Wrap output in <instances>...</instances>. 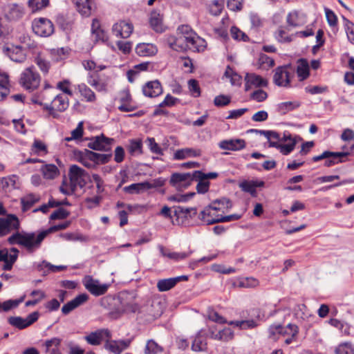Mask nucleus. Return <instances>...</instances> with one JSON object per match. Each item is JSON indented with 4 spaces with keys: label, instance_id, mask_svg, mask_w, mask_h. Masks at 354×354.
<instances>
[{
    "label": "nucleus",
    "instance_id": "48",
    "mask_svg": "<svg viewBox=\"0 0 354 354\" xmlns=\"http://www.w3.org/2000/svg\"><path fill=\"white\" fill-rule=\"evenodd\" d=\"M38 201L39 198L32 194L26 196L21 199L23 210L26 211L30 209Z\"/></svg>",
    "mask_w": 354,
    "mask_h": 354
},
{
    "label": "nucleus",
    "instance_id": "29",
    "mask_svg": "<svg viewBox=\"0 0 354 354\" xmlns=\"http://www.w3.org/2000/svg\"><path fill=\"white\" fill-rule=\"evenodd\" d=\"M206 41L196 34L193 37H189L187 48L197 52L204 51L206 48Z\"/></svg>",
    "mask_w": 354,
    "mask_h": 354
},
{
    "label": "nucleus",
    "instance_id": "9",
    "mask_svg": "<svg viewBox=\"0 0 354 354\" xmlns=\"http://www.w3.org/2000/svg\"><path fill=\"white\" fill-rule=\"evenodd\" d=\"M5 18L10 21L21 20L26 15V8L23 4L12 3L4 6Z\"/></svg>",
    "mask_w": 354,
    "mask_h": 354
},
{
    "label": "nucleus",
    "instance_id": "13",
    "mask_svg": "<svg viewBox=\"0 0 354 354\" xmlns=\"http://www.w3.org/2000/svg\"><path fill=\"white\" fill-rule=\"evenodd\" d=\"M113 142V139L106 138L104 134L91 138L88 143V148L102 151H110L111 145Z\"/></svg>",
    "mask_w": 354,
    "mask_h": 354
},
{
    "label": "nucleus",
    "instance_id": "38",
    "mask_svg": "<svg viewBox=\"0 0 354 354\" xmlns=\"http://www.w3.org/2000/svg\"><path fill=\"white\" fill-rule=\"evenodd\" d=\"M209 205L218 213V212L225 213V210H227L232 207L230 201L227 198L215 200Z\"/></svg>",
    "mask_w": 354,
    "mask_h": 354
},
{
    "label": "nucleus",
    "instance_id": "46",
    "mask_svg": "<svg viewBox=\"0 0 354 354\" xmlns=\"http://www.w3.org/2000/svg\"><path fill=\"white\" fill-rule=\"evenodd\" d=\"M49 0H28V6L32 12L42 10L48 6Z\"/></svg>",
    "mask_w": 354,
    "mask_h": 354
},
{
    "label": "nucleus",
    "instance_id": "41",
    "mask_svg": "<svg viewBox=\"0 0 354 354\" xmlns=\"http://www.w3.org/2000/svg\"><path fill=\"white\" fill-rule=\"evenodd\" d=\"M47 153L46 145L41 140L35 139L31 147V154L39 156Z\"/></svg>",
    "mask_w": 354,
    "mask_h": 354
},
{
    "label": "nucleus",
    "instance_id": "3",
    "mask_svg": "<svg viewBox=\"0 0 354 354\" xmlns=\"http://www.w3.org/2000/svg\"><path fill=\"white\" fill-rule=\"evenodd\" d=\"M269 337L273 340H277L280 335H290L284 339L286 345H289L297 342V335L299 333L298 326L295 324H288L286 326L281 324L272 325L268 328Z\"/></svg>",
    "mask_w": 354,
    "mask_h": 354
},
{
    "label": "nucleus",
    "instance_id": "14",
    "mask_svg": "<svg viewBox=\"0 0 354 354\" xmlns=\"http://www.w3.org/2000/svg\"><path fill=\"white\" fill-rule=\"evenodd\" d=\"M197 214V210L194 207H185L177 206L174 207L173 224L180 225L184 222V220L192 218Z\"/></svg>",
    "mask_w": 354,
    "mask_h": 354
},
{
    "label": "nucleus",
    "instance_id": "31",
    "mask_svg": "<svg viewBox=\"0 0 354 354\" xmlns=\"http://www.w3.org/2000/svg\"><path fill=\"white\" fill-rule=\"evenodd\" d=\"M263 181L245 180L240 183V188L245 192L250 193L252 196H255L257 187H263Z\"/></svg>",
    "mask_w": 354,
    "mask_h": 354
},
{
    "label": "nucleus",
    "instance_id": "52",
    "mask_svg": "<svg viewBox=\"0 0 354 354\" xmlns=\"http://www.w3.org/2000/svg\"><path fill=\"white\" fill-rule=\"evenodd\" d=\"M225 76L230 79L231 84L232 85H240L241 77L238 74L234 73L232 68L229 66L226 68L225 72Z\"/></svg>",
    "mask_w": 354,
    "mask_h": 354
},
{
    "label": "nucleus",
    "instance_id": "6",
    "mask_svg": "<svg viewBox=\"0 0 354 354\" xmlns=\"http://www.w3.org/2000/svg\"><path fill=\"white\" fill-rule=\"evenodd\" d=\"M294 76V70L289 65L275 68L273 75L274 83L281 87H290L291 78Z\"/></svg>",
    "mask_w": 354,
    "mask_h": 354
},
{
    "label": "nucleus",
    "instance_id": "25",
    "mask_svg": "<svg viewBox=\"0 0 354 354\" xmlns=\"http://www.w3.org/2000/svg\"><path fill=\"white\" fill-rule=\"evenodd\" d=\"M131 339L111 340L105 344V348L114 354H120L131 344Z\"/></svg>",
    "mask_w": 354,
    "mask_h": 354
},
{
    "label": "nucleus",
    "instance_id": "51",
    "mask_svg": "<svg viewBox=\"0 0 354 354\" xmlns=\"http://www.w3.org/2000/svg\"><path fill=\"white\" fill-rule=\"evenodd\" d=\"M294 312L297 319L305 320L308 317H310V313L307 311L306 306L303 304L297 305L294 309Z\"/></svg>",
    "mask_w": 354,
    "mask_h": 354
},
{
    "label": "nucleus",
    "instance_id": "10",
    "mask_svg": "<svg viewBox=\"0 0 354 354\" xmlns=\"http://www.w3.org/2000/svg\"><path fill=\"white\" fill-rule=\"evenodd\" d=\"M348 154L349 152H331L324 151L322 154L313 157L312 160L313 162H318L325 159L324 166L329 167L343 162L342 158L346 157Z\"/></svg>",
    "mask_w": 354,
    "mask_h": 354
},
{
    "label": "nucleus",
    "instance_id": "44",
    "mask_svg": "<svg viewBox=\"0 0 354 354\" xmlns=\"http://www.w3.org/2000/svg\"><path fill=\"white\" fill-rule=\"evenodd\" d=\"M178 36L183 37L187 43L189 41V37H193L196 33L188 25H182L178 28Z\"/></svg>",
    "mask_w": 354,
    "mask_h": 354
},
{
    "label": "nucleus",
    "instance_id": "4",
    "mask_svg": "<svg viewBox=\"0 0 354 354\" xmlns=\"http://www.w3.org/2000/svg\"><path fill=\"white\" fill-rule=\"evenodd\" d=\"M40 104L43 106V109L48 111V115L53 118L59 117L58 112L65 111L69 106V100L68 97L64 94H57L55 96L50 104Z\"/></svg>",
    "mask_w": 354,
    "mask_h": 354
},
{
    "label": "nucleus",
    "instance_id": "1",
    "mask_svg": "<svg viewBox=\"0 0 354 354\" xmlns=\"http://www.w3.org/2000/svg\"><path fill=\"white\" fill-rule=\"evenodd\" d=\"M70 224V221H65L37 232H17L9 236L7 241L10 245H18L24 248L28 253H33L41 248L43 241L48 234L64 230Z\"/></svg>",
    "mask_w": 354,
    "mask_h": 354
},
{
    "label": "nucleus",
    "instance_id": "15",
    "mask_svg": "<svg viewBox=\"0 0 354 354\" xmlns=\"http://www.w3.org/2000/svg\"><path fill=\"white\" fill-rule=\"evenodd\" d=\"M38 318V312H33L25 319L21 317H10L8 322L11 326L21 330L32 324Z\"/></svg>",
    "mask_w": 354,
    "mask_h": 354
},
{
    "label": "nucleus",
    "instance_id": "2",
    "mask_svg": "<svg viewBox=\"0 0 354 354\" xmlns=\"http://www.w3.org/2000/svg\"><path fill=\"white\" fill-rule=\"evenodd\" d=\"M68 176L70 179L69 183L63 181L59 187L60 192L66 195L73 194L77 187L82 188L86 183L87 173L84 169L76 165H73L70 167Z\"/></svg>",
    "mask_w": 354,
    "mask_h": 354
},
{
    "label": "nucleus",
    "instance_id": "56",
    "mask_svg": "<svg viewBox=\"0 0 354 354\" xmlns=\"http://www.w3.org/2000/svg\"><path fill=\"white\" fill-rule=\"evenodd\" d=\"M71 82L68 80L60 81L57 84V88L62 91L64 94L72 96L73 91L70 88Z\"/></svg>",
    "mask_w": 354,
    "mask_h": 354
},
{
    "label": "nucleus",
    "instance_id": "19",
    "mask_svg": "<svg viewBox=\"0 0 354 354\" xmlns=\"http://www.w3.org/2000/svg\"><path fill=\"white\" fill-rule=\"evenodd\" d=\"M221 214L214 211L209 205L201 211L198 215V218L206 225H212L220 223Z\"/></svg>",
    "mask_w": 354,
    "mask_h": 354
},
{
    "label": "nucleus",
    "instance_id": "27",
    "mask_svg": "<svg viewBox=\"0 0 354 354\" xmlns=\"http://www.w3.org/2000/svg\"><path fill=\"white\" fill-rule=\"evenodd\" d=\"M158 51L157 47L149 43L139 44L136 47V52L139 56L148 57L154 55Z\"/></svg>",
    "mask_w": 354,
    "mask_h": 354
},
{
    "label": "nucleus",
    "instance_id": "50",
    "mask_svg": "<svg viewBox=\"0 0 354 354\" xmlns=\"http://www.w3.org/2000/svg\"><path fill=\"white\" fill-rule=\"evenodd\" d=\"M259 68L268 70L274 65V61L272 58L268 57L265 54H261L259 58Z\"/></svg>",
    "mask_w": 354,
    "mask_h": 354
},
{
    "label": "nucleus",
    "instance_id": "61",
    "mask_svg": "<svg viewBox=\"0 0 354 354\" xmlns=\"http://www.w3.org/2000/svg\"><path fill=\"white\" fill-rule=\"evenodd\" d=\"M232 37L236 40L247 41L248 37L238 28L233 26L230 30Z\"/></svg>",
    "mask_w": 354,
    "mask_h": 354
},
{
    "label": "nucleus",
    "instance_id": "5",
    "mask_svg": "<svg viewBox=\"0 0 354 354\" xmlns=\"http://www.w3.org/2000/svg\"><path fill=\"white\" fill-rule=\"evenodd\" d=\"M40 82V75L32 66L26 68L21 74L19 82L26 90H35L39 86Z\"/></svg>",
    "mask_w": 354,
    "mask_h": 354
},
{
    "label": "nucleus",
    "instance_id": "24",
    "mask_svg": "<svg viewBox=\"0 0 354 354\" xmlns=\"http://www.w3.org/2000/svg\"><path fill=\"white\" fill-rule=\"evenodd\" d=\"M218 147L224 150L239 151L245 148L246 142L240 138L223 140L218 143Z\"/></svg>",
    "mask_w": 354,
    "mask_h": 354
},
{
    "label": "nucleus",
    "instance_id": "53",
    "mask_svg": "<svg viewBox=\"0 0 354 354\" xmlns=\"http://www.w3.org/2000/svg\"><path fill=\"white\" fill-rule=\"evenodd\" d=\"M24 299V296L21 297L19 299H9L7 301H5L2 305L1 308L3 311H8L11 310L12 308H15L19 306V304H21Z\"/></svg>",
    "mask_w": 354,
    "mask_h": 354
},
{
    "label": "nucleus",
    "instance_id": "20",
    "mask_svg": "<svg viewBox=\"0 0 354 354\" xmlns=\"http://www.w3.org/2000/svg\"><path fill=\"white\" fill-rule=\"evenodd\" d=\"M3 51L13 62H22L26 59V53L20 46H4Z\"/></svg>",
    "mask_w": 354,
    "mask_h": 354
},
{
    "label": "nucleus",
    "instance_id": "43",
    "mask_svg": "<svg viewBox=\"0 0 354 354\" xmlns=\"http://www.w3.org/2000/svg\"><path fill=\"white\" fill-rule=\"evenodd\" d=\"M300 106L298 102H284L278 104L277 109L281 114H286L288 112L292 111Z\"/></svg>",
    "mask_w": 354,
    "mask_h": 354
},
{
    "label": "nucleus",
    "instance_id": "34",
    "mask_svg": "<svg viewBox=\"0 0 354 354\" xmlns=\"http://www.w3.org/2000/svg\"><path fill=\"white\" fill-rule=\"evenodd\" d=\"M297 74L300 81H303L308 77L309 64L306 59H299L297 66Z\"/></svg>",
    "mask_w": 354,
    "mask_h": 354
},
{
    "label": "nucleus",
    "instance_id": "23",
    "mask_svg": "<svg viewBox=\"0 0 354 354\" xmlns=\"http://www.w3.org/2000/svg\"><path fill=\"white\" fill-rule=\"evenodd\" d=\"M162 87L158 80L147 82L142 86V93L146 97H156L162 93Z\"/></svg>",
    "mask_w": 354,
    "mask_h": 354
},
{
    "label": "nucleus",
    "instance_id": "62",
    "mask_svg": "<svg viewBox=\"0 0 354 354\" xmlns=\"http://www.w3.org/2000/svg\"><path fill=\"white\" fill-rule=\"evenodd\" d=\"M188 86L192 95L194 97H198L201 95L200 87L197 80L191 79L188 81Z\"/></svg>",
    "mask_w": 354,
    "mask_h": 354
},
{
    "label": "nucleus",
    "instance_id": "59",
    "mask_svg": "<svg viewBox=\"0 0 354 354\" xmlns=\"http://www.w3.org/2000/svg\"><path fill=\"white\" fill-rule=\"evenodd\" d=\"M35 62L42 72L45 73L48 72L50 68V62L46 60L44 57L40 55L37 56L35 57Z\"/></svg>",
    "mask_w": 354,
    "mask_h": 354
},
{
    "label": "nucleus",
    "instance_id": "30",
    "mask_svg": "<svg viewBox=\"0 0 354 354\" xmlns=\"http://www.w3.org/2000/svg\"><path fill=\"white\" fill-rule=\"evenodd\" d=\"M169 47L176 51H183L187 48V43L180 36L169 37L167 39Z\"/></svg>",
    "mask_w": 354,
    "mask_h": 354
},
{
    "label": "nucleus",
    "instance_id": "47",
    "mask_svg": "<svg viewBox=\"0 0 354 354\" xmlns=\"http://www.w3.org/2000/svg\"><path fill=\"white\" fill-rule=\"evenodd\" d=\"M335 354H354V345L350 342H344L339 344L335 350Z\"/></svg>",
    "mask_w": 354,
    "mask_h": 354
},
{
    "label": "nucleus",
    "instance_id": "39",
    "mask_svg": "<svg viewBox=\"0 0 354 354\" xmlns=\"http://www.w3.org/2000/svg\"><path fill=\"white\" fill-rule=\"evenodd\" d=\"M77 89L81 96L83 97L86 102H93L95 101L96 97L95 93L85 84L82 83L78 84Z\"/></svg>",
    "mask_w": 354,
    "mask_h": 354
},
{
    "label": "nucleus",
    "instance_id": "57",
    "mask_svg": "<svg viewBox=\"0 0 354 354\" xmlns=\"http://www.w3.org/2000/svg\"><path fill=\"white\" fill-rule=\"evenodd\" d=\"M218 173L216 172H209L208 174H205L201 171H194V177L195 180H205L207 179H214L217 178Z\"/></svg>",
    "mask_w": 354,
    "mask_h": 354
},
{
    "label": "nucleus",
    "instance_id": "16",
    "mask_svg": "<svg viewBox=\"0 0 354 354\" xmlns=\"http://www.w3.org/2000/svg\"><path fill=\"white\" fill-rule=\"evenodd\" d=\"M111 337L109 330L106 328H100L91 332L86 335L84 339L90 345L99 346L102 344L104 338L110 339Z\"/></svg>",
    "mask_w": 354,
    "mask_h": 354
},
{
    "label": "nucleus",
    "instance_id": "42",
    "mask_svg": "<svg viewBox=\"0 0 354 354\" xmlns=\"http://www.w3.org/2000/svg\"><path fill=\"white\" fill-rule=\"evenodd\" d=\"M162 351V347L153 339H149L145 345V354H158Z\"/></svg>",
    "mask_w": 354,
    "mask_h": 354
},
{
    "label": "nucleus",
    "instance_id": "37",
    "mask_svg": "<svg viewBox=\"0 0 354 354\" xmlns=\"http://www.w3.org/2000/svg\"><path fill=\"white\" fill-rule=\"evenodd\" d=\"M37 268L39 271H43L44 274H46L50 272H57L66 269V266H54L47 262L46 261H43L38 265Z\"/></svg>",
    "mask_w": 354,
    "mask_h": 354
},
{
    "label": "nucleus",
    "instance_id": "33",
    "mask_svg": "<svg viewBox=\"0 0 354 354\" xmlns=\"http://www.w3.org/2000/svg\"><path fill=\"white\" fill-rule=\"evenodd\" d=\"M162 16L161 14L156 11L153 10L151 12L150 18H149V24L151 27L156 31V32H162Z\"/></svg>",
    "mask_w": 354,
    "mask_h": 354
},
{
    "label": "nucleus",
    "instance_id": "8",
    "mask_svg": "<svg viewBox=\"0 0 354 354\" xmlns=\"http://www.w3.org/2000/svg\"><path fill=\"white\" fill-rule=\"evenodd\" d=\"M20 227V223L18 217L15 214H8L5 217H0V237L5 236L14 232V233L19 232Z\"/></svg>",
    "mask_w": 354,
    "mask_h": 354
},
{
    "label": "nucleus",
    "instance_id": "18",
    "mask_svg": "<svg viewBox=\"0 0 354 354\" xmlns=\"http://www.w3.org/2000/svg\"><path fill=\"white\" fill-rule=\"evenodd\" d=\"M209 334L211 339L218 341L229 342L234 338V332L227 327L216 331V326H209Z\"/></svg>",
    "mask_w": 354,
    "mask_h": 354
},
{
    "label": "nucleus",
    "instance_id": "22",
    "mask_svg": "<svg viewBox=\"0 0 354 354\" xmlns=\"http://www.w3.org/2000/svg\"><path fill=\"white\" fill-rule=\"evenodd\" d=\"M245 90L249 91L253 87H266L268 85V81L261 76L255 73H247L245 77Z\"/></svg>",
    "mask_w": 354,
    "mask_h": 354
},
{
    "label": "nucleus",
    "instance_id": "28",
    "mask_svg": "<svg viewBox=\"0 0 354 354\" xmlns=\"http://www.w3.org/2000/svg\"><path fill=\"white\" fill-rule=\"evenodd\" d=\"M77 11L84 17H88L91 14L93 0H73Z\"/></svg>",
    "mask_w": 354,
    "mask_h": 354
},
{
    "label": "nucleus",
    "instance_id": "63",
    "mask_svg": "<svg viewBox=\"0 0 354 354\" xmlns=\"http://www.w3.org/2000/svg\"><path fill=\"white\" fill-rule=\"evenodd\" d=\"M95 42H105L108 39L107 34L103 29L98 30L91 33Z\"/></svg>",
    "mask_w": 354,
    "mask_h": 354
},
{
    "label": "nucleus",
    "instance_id": "11",
    "mask_svg": "<svg viewBox=\"0 0 354 354\" xmlns=\"http://www.w3.org/2000/svg\"><path fill=\"white\" fill-rule=\"evenodd\" d=\"M85 288L93 295L98 297L105 294L109 287V284L100 283L98 280L94 279L91 276H86L83 279Z\"/></svg>",
    "mask_w": 354,
    "mask_h": 354
},
{
    "label": "nucleus",
    "instance_id": "12",
    "mask_svg": "<svg viewBox=\"0 0 354 354\" xmlns=\"http://www.w3.org/2000/svg\"><path fill=\"white\" fill-rule=\"evenodd\" d=\"M195 180L194 172L190 173H174L171 175L169 183L177 189H184L187 188Z\"/></svg>",
    "mask_w": 354,
    "mask_h": 354
},
{
    "label": "nucleus",
    "instance_id": "35",
    "mask_svg": "<svg viewBox=\"0 0 354 354\" xmlns=\"http://www.w3.org/2000/svg\"><path fill=\"white\" fill-rule=\"evenodd\" d=\"M207 343L206 337L198 333L192 344V350L195 352L204 351L207 349Z\"/></svg>",
    "mask_w": 354,
    "mask_h": 354
},
{
    "label": "nucleus",
    "instance_id": "45",
    "mask_svg": "<svg viewBox=\"0 0 354 354\" xmlns=\"http://www.w3.org/2000/svg\"><path fill=\"white\" fill-rule=\"evenodd\" d=\"M142 148V142L141 140H131L129 141V145H128L127 149L130 154L136 155V154H141Z\"/></svg>",
    "mask_w": 354,
    "mask_h": 354
},
{
    "label": "nucleus",
    "instance_id": "36",
    "mask_svg": "<svg viewBox=\"0 0 354 354\" xmlns=\"http://www.w3.org/2000/svg\"><path fill=\"white\" fill-rule=\"evenodd\" d=\"M151 188L150 183L147 182L133 183L124 187V191L129 194H139L146 189Z\"/></svg>",
    "mask_w": 354,
    "mask_h": 354
},
{
    "label": "nucleus",
    "instance_id": "40",
    "mask_svg": "<svg viewBox=\"0 0 354 354\" xmlns=\"http://www.w3.org/2000/svg\"><path fill=\"white\" fill-rule=\"evenodd\" d=\"M41 171L46 179H54L59 174L58 168L55 165H46L42 167Z\"/></svg>",
    "mask_w": 354,
    "mask_h": 354
},
{
    "label": "nucleus",
    "instance_id": "21",
    "mask_svg": "<svg viewBox=\"0 0 354 354\" xmlns=\"http://www.w3.org/2000/svg\"><path fill=\"white\" fill-rule=\"evenodd\" d=\"M187 280L188 277L186 275L163 279L158 281L156 286L160 292H166L173 288L178 282Z\"/></svg>",
    "mask_w": 354,
    "mask_h": 354
},
{
    "label": "nucleus",
    "instance_id": "7",
    "mask_svg": "<svg viewBox=\"0 0 354 354\" xmlns=\"http://www.w3.org/2000/svg\"><path fill=\"white\" fill-rule=\"evenodd\" d=\"M32 29L37 35L43 37H50L55 31L53 22L44 17L35 19L32 22Z\"/></svg>",
    "mask_w": 354,
    "mask_h": 354
},
{
    "label": "nucleus",
    "instance_id": "54",
    "mask_svg": "<svg viewBox=\"0 0 354 354\" xmlns=\"http://www.w3.org/2000/svg\"><path fill=\"white\" fill-rule=\"evenodd\" d=\"M18 180V177L15 175H12L6 178H3L1 180L2 187L3 189H13L15 188L16 181Z\"/></svg>",
    "mask_w": 354,
    "mask_h": 354
},
{
    "label": "nucleus",
    "instance_id": "26",
    "mask_svg": "<svg viewBox=\"0 0 354 354\" xmlns=\"http://www.w3.org/2000/svg\"><path fill=\"white\" fill-rule=\"evenodd\" d=\"M202 154L200 149L196 148H183L178 149L174 153V160H181L189 158L199 157Z\"/></svg>",
    "mask_w": 354,
    "mask_h": 354
},
{
    "label": "nucleus",
    "instance_id": "58",
    "mask_svg": "<svg viewBox=\"0 0 354 354\" xmlns=\"http://www.w3.org/2000/svg\"><path fill=\"white\" fill-rule=\"evenodd\" d=\"M299 13L297 11H293L288 14L287 22L290 26H299L302 22L299 19Z\"/></svg>",
    "mask_w": 354,
    "mask_h": 354
},
{
    "label": "nucleus",
    "instance_id": "17",
    "mask_svg": "<svg viewBox=\"0 0 354 354\" xmlns=\"http://www.w3.org/2000/svg\"><path fill=\"white\" fill-rule=\"evenodd\" d=\"M133 26L131 23L120 21L115 23L112 27V32L117 37L127 38L132 33Z\"/></svg>",
    "mask_w": 354,
    "mask_h": 354
},
{
    "label": "nucleus",
    "instance_id": "49",
    "mask_svg": "<svg viewBox=\"0 0 354 354\" xmlns=\"http://www.w3.org/2000/svg\"><path fill=\"white\" fill-rule=\"evenodd\" d=\"M145 142L151 153L158 155H163V149L156 142L153 138H147Z\"/></svg>",
    "mask_w": 354,
    "mask_h": 354
},
{
    "label": "nucleus",
    "instance_id": "64",
    "mask_svg": "<svg viewBox=\"0 0 354 354\" xmlns=\"http://www.w3.org/2000/svg\"><path fill=\"white\" fill-rule=\"evenodd\" d=\"M345 27L348 40L354 44V24L346 19Z\"/></svg>",
    "mask_w": 354,
    "mask_h": 354
},
{
    "label": "nucleus",
    "instance_id": "60",
    "mask_svg": "<svg viewBox=\"0 0 354 354\" xmlns=\"http://www.w3.org/2000/svg\"><path fill=\"white\" fill-rule=\"evenodd\" d=\"M88 83L98 91L105 90V84L100 82L97 77L91 75L88 79Z\"/></svg>",
    "mask_w": 354,
    "mask_h": 354
},
{
    "label": "nucleus",
    "instance_id": "55",
    "mask_svg": "<svg viewBox=\"0 0 354 354\" xmlns=\"http://www.w3.org/2000/svg\"><path fill=\"white\" fill-rule=\"evenodd\" d=\"M83 136V123L80 122L77 127L71 131V136L66 138V141H71L73 140L80 139Z\"/></svg>",
    "mask_w": 354,
    "mask_h": 354
},
{
    "label": "nucleus",
    "instance_id": "32",
    "mask_svg": "<svg viewBox=\"0 0 354 354\" xmlns=\"http://www.w3.org/2000/svg\"><path fill=\"white\" fill-rule=\"evenodd\" d=\"M158 248H159L161 254L163 257H167V258L174 260L176 261L183 260V259L187 258L192 253V252H169V251L165 250L162 245H159Z\"/></svg>",
    "mask_w": 354,
    "mask_h": 354
}]
</instances>
